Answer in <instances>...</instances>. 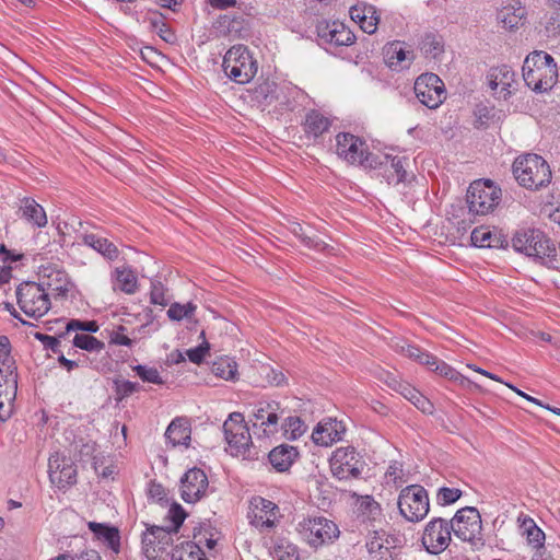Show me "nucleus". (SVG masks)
Wrapping results in <instances>:
<instances>
[{
    "instance_id": "1",
    "label": "nucleus",
    "mask_w": 560,
    "mask_h": 560,
    "mask_svg": "<svg viewBox=\"0 0 560 560\" xmlns=\"http://www.w3.org/2000/svg\"><path fill=\"white\" fill-rule=\"evenodd\" d=\"M523 78L533 91L547 92L557 83L558 69L551 55L535 50L524 60Z\"/></svg>"
},
{
    "instance_id": "2",
    "label": "nucleus",
    "mask_w": 560,
    "mask_h": 560,
    "mask_svg": "<svg viewBox=\"0 0 560 560\" xmlns=\"http://www.w3.org/2000/svg\"><path fill=\"white\" fill-rule=\"evenodd\" d=\"M513 174L520 185L538 189L551 180V171L548 163L537 154H524L513 163Z\"/></svg>"
},
{
    "instance_id": "3",
    "label": "nucleus",
    "mask_w": 560,
    "mask_h": 560,
    "mask_svg": "<svg viewBox=\"0 0 560 560\" xmlns=\"http://www.w3.org/2000/svg\"><path fill=\"white\" fill-rule=\"evenodd\" d=\"M452 533L464 542H468L472 551L485 546L481 516L476 508L466 506L458 510L451 520Z\"/></svg>"
},
{
    "instance_id": "4",
    "label": "nucleus",
    "mask_w": 560,
    "mask_h": 560,
    "mask_svg": "<svg viewBox=\"0 0 560 560\" xmlns=\"http://www.w3.org/2000/svg\"><path fill=\"white\" fill-rule=\"evenodd\" d=\"M223 71L234 82L248 83L257 72V62L244 45L232 46L224 55Z\"/></svg>"
},
{
    "instance_id": "5",
    "label": "nucleus",
    "mask_w": 560,
    "mask_h": 560,
    "mask_svg": "<svg viewBox=\"0 0 560 560\" xmlns=\"http://www.w3.org/2000/svg\"><path fill=\"white\" fill-rule=\"evenodd\" d=\"M501 200V190L491 180H476L470 184L466 202L469 213L486 215L494 210Z\"/></svg>"
},
{
    "instance_id": "6",
    "label": "nucleus",
    "mask_w": 560,
    "mask_h": 560,
    "mask_svg": "<svg viewBox=\"0 0 560 560\" xmlns=\"http://www.w3.org/2000/svg\"><path fill=\"white\" fill-rule=\"evenodd\" d=\"M400 514L409 522H419L429 513L430 503L427 490L420 485L404 488L398 497Z\"/></svg>"
},
{
    "instance_id": "7",
    "label": "nucleus",
    "mask_w": 560,
    "mask_h": 560,
    "mask_svg": "<svg viewBox=\"0 0 560 560\" xmlns=\"http://www.w3.org/2000/svg\"><path fill=\"white\" fill-rule=\"evenodd\" d=\"M298 530L301 537L313 548L332 542L340 533L332 521L323 516L303 520L299 523Z\"/></svg>"
},
{
    "instance_id": "8",
    "label": "nucleus",
    "mask_w": 560,
    "mask_h": 560,
    "mask_svg": "<svg viewBox=\"0 0 560 560\" xmlns=\"http://www.w3.org/2000/svg\"><path fill=\"white\" fill-rule=\"evenodd\" d=\"M223 431L225 440L231 448L235 451V455H241L245 458L252 457L250 446L252 436L249 429L241 412H232L228 420L223 423Z\"/></svg>"
},
{
    "instance_id": "9",
    "label": "nucleus",
    "mask_w": 560,
    "mask_h": 560,
    "mask_svg": "<svg viewBox=\"0 0 560 560\" xmlns=\"http://www.w3.org/2000/svg\"><path fill=\"white\" fill-rule=\"evenodd\" d=\"M16 299L25 315H46L50 307L46 289L35 282L22 283L16 290Z\"/></svg>"
},
{
    "instance_id": "10",
    "label": "nucleus",
    "mask_w": 560,
    "mask_h": 560,
    "mask_svg": "<svg viewBox=\"0 0 560 560\" xmlns=\"http://www.w3.org/2000/svg\"><path fill=\"white\" fill-rule=\"evenodd\" d=\"M142 552L149 560H166L167 547L173 542L168 529L156 525H147L142 534Z\"/></svg>"
},
{
    "instance_id": "11",
    "label": "nucleus",
    "mask_w": 560,
    "mask_h": 560,
    "mask_svg": "<svg viewBox=\"0 0 560 560\" xmlns=\"http://www.w3.org/2000/svg\"><path fill=\"white\" fill-rule=\"evenodd\" d=\"M450 527L451 521L442 517H435L425 525L421 541L428 552L440 555L448 547L452 539Z\"/></svg>"
},
{
    "instance_id": "12",
    "label": "nucleus",
    "mask_w": 560,
    "mask_h": 560,
    "mask_svg": "<svg viewBox=\"0 0 560 560\" xmlns=\"http://www.w3.org/2000/svg\"><path fill=\"white\" fill-rule=\"evenodd\" d=\"M331 471L338 479L358 478L364 463L352 446L339 447L330 460Z\"/></svg>"
},
{
    "instance_id": "13",
    "label": "nucleus",
    "mask_w": 560,
    "mask_h": 560,
    "mask_svg": "<svg viewBox=\"0 0 560 560\" xmlns=\"http://www.w3.org/2000/svg\"><path fill=\"white\" fill-rule=\"evenodd\" d=\"M413 89L419 102L429 108L439 107L445 98L444 83L434 73L418 77Z\"/></svg>"
},
{
    "instance_id": "14",
    "label": "nucleus",
    "mask_w": 560,
    "mask_h": 560,
    "mask_svg": "<svg viewBox=\"0 0 560 560\" xmlns=\"http://www.w3.org/2000/svg\"><path fill=\"white\" fill-rule=\"evenodd\" d=\"M150 303L153 306H161L160 311L168 306L166 315H189L199 311L198 305L192 301L185 304L172 302L167 289L159 280L151 282Z\"/></svg>"
},
{
    "instance_id": "15",
    "label": "nucleus",
    "mask_w": 560,
    "mask_h": 560,
    "mask_svg": "<svg viewBox=\"0 0 560 560\" xmlns=\"http://www.w3.org/2000/svg\"><path fill=\"white\" fill-rule=\"evenodd\" d=\"M208 487L209 481L206 472L194 467L186 471L180 479L182 499L186 503H195L206 495Z\"/></svg>"
},
{
    "instance_id": "16",
    "label": "nucleus",
    "mask_w": 560,
    "mask_h": 560,
    "mask_svg": "<svg viewBox=\"0 0 560 560\" xmlns=\"http://www.w3.org/2000/svg\"><path fill=\"white\" fill-rule=\"evenodd\" d=\"M338 156L350 164H362L368 159L366 144L351 133H339L336 137Z\"/></svg>"
},
{
    "instance_id": "17",
    "label": "nucleus",
    "mask_w": 560,
    "mask_h": 560,
    "mask_svg": "<svg viewBox=\"0 0 560 560\" xmlns=\"http://www.w3.org/2000/svg\"><path fill=\"white\" fill-rule=\"evenodd\" d=\"M48 475L51 483L59 489L69 487L77 481V469L71 460L59 454L51 455L48 462Z\"/></svg>"
},
{
    "instance_id": "18",
    "label": "nucleus",
    "mask_w": 560,
    "mask_h": 560,
    "mask_svg": "<svg viewBox=\"0 0 560 560\" xmlns=\"http://www.w3.org/2000/svg\"><path fill=\"white\" fill-rule=\"evenodd\" d=\"M279 411L281 413L283 410L280 408V404L278 401H260L256 405L253 417L255 421L253 422V427L262 428V432L265 435L275 434L278 432V422H279Z\"/></svg>"
},
{
    "instance_id": "19",
    "label": "nucleus",
    "mask_w": 560,
    "mask_h": 560,
    "mask_svg": "<svg viewBox=\"0 0 560 560\" xmlns=\"http://www.w3.org/2000/svg\"><path fill=\"white\" fill-rule=\"evenodd\" d=\"M18 390V371L0 373V421L5 422L14 410Z\"/></svg>"
},
{
    "instance_id": "20",
    "label": "nucleus",
    "mask_w": 560,
    "mask_h": 560,
    "mask_svg": "<svg viewBox=\"0 0 560 560\" xmlns=\"http://www.w3.org/2000/svg\"><path fill=\"white\" fill-rule=\"evenodd\" d=\"M39 277L40 282L38 284L46 289V293H48L49 296L63 299L70 291L71 283L67 273L61 270L52 267H44L40 270Z\"/></svg>"
},
{
    "instance_id": "21",
    "label": "nucleus",
    "mask_w": 560,
    "mask_h": 560,
    "mask_svg": "<svg viewBox=\"0 0 560 560\" xmlns=\"http://www.w3.org/2000/svg\"><path fill=\"white\" fill-rule=\"evenodd\" d=\"M252 512L249 514L250 523L256 527L275 526L278 506L264 498H255L252 501Z\"/></svg>"
},
{
    "instance_id": "22",
    "label": "nucleus",
    "mask_w": 560,
    "mask_h": 560,
    "mask_svg": "<svg viewBox=\"0 0 560 560\" xmlns=\"http://www.w3.org/2000/svg\"><path fill=\"white\" fill-rule=\"evenodd\" d=\"M343 433L345 428L341 422H338L336 419H328L316 425L312 433V440L316 445L329 446L340 441Z\"/></svg>"
},
{
    "instance_id": "23",
    "label": "nucleus",
    "mask_w": 560,
    "mask_h": 560,
    "mask_svg": "<svg viewBox=\"0 0 560 560\" xmlns=\"http://www.w3.org/2000/svg\"><path fill=\"white\" fill-rule=\"evenodd\" d=\"M533 247L536 249L529 253V257L538 259L548 268L558 269L560 267L559 252L555 243H552L542 232L541 237H536Z\"/></svg>"
},
{
    "instance_id": "24",
    "label": "nucleus",
    "mask_w": 560,
    "mask_h": 560,
    "mask_svg": "<svg viewBox=\"0 0 560 560\" xmlns=\"http://www.w3.org/2000/svg\"><path fill=\"white\" fill-rule=\"evenodd\" d=\"M350 18L353 22L360 24L363 32L373 34L376 31L378 16L376 9L365 2L358 3L350 8Z\"/></svg>"
},
{
    "instance_id": "25",
    "label": "nucleus",
    "mask_w": 560,
    "mask_h": 560,
    "mask_svg": "<svg viewBox=\"0 0 560 560\" xmlns=\"http://www.w3.org/2000/svg\"><path fill=\"white\" fill-rule=\"evenodd\" d=\"M298 457V448L288 444L276 446L268 454L269 463L278 472L288 471Z\"/></svg>"
},
{
    "instance_id": "26",
    "label": "nucleus",
    "mask_w": 560,
    "mask_h": 560,
    "mask_svg": "<svg viewBox=\"0 0 560 560\" xmlns=\"http://www.w3.org/2000/svg\"><path fill=\"white\" fill-rule=\"evenodd\" d=\"M389 386L395 390L399 392L406 399H408L416 408L421 410L423 413L432 415L434 412V405L424 397L416 388L408 384H401L397 380L393 378Z\"/></svg>"
},
{
    "instance_id": "27",
    "label": "nucleus",
    "mask_w": 560,
    "mask_h": 560,
    "mask_svg": "<svg viewBox=\"0 0 560 560\" xmlns=\"http://www.w3.org/2000/svg\"><path fill=\"white\" fill-rule=\"evenodd\" d=\"M138 277L128 266L115 268L113 272V289L119 290L126 294H135L138 291Z\"/></svg>"
},
{
    "instance_id": "28",
    "label": "nucleus",
    "mask_w": 560,
    "mask_h": 560,
    "mask_svg": "<svg viewBox=\"0 0 560 560\" xmlns=\"http://www.w3.org/2000/svg\"><path fill=\"white\" fill-rule=\"evenodd\" d=\"M88 526L95 537L103 540L115 555L119 553L120 535L117 527L96 522H89Z\"/></svg>"
},
{
    "instance_id": "29",
    "label": "nucleus",
    "mask_w": 560,
    "mask_h": 560,
    "mask_svg": "<svg viewBox=\"0 0 560 560\" xmlns=\"http://www.w3.org/2000/svg\"><path fill=\"white\" fill-rule=\"evenodd\" d=\"M319 35L327 42L337 46H349L354 42V35L342 23L327 24L319 31Z\"/></svg>"
},
{
    "instance_id": "30",
    "label": "nucleus",
    "mask_w": 560,
    "mask_h": 560,
    "mask_svg": "<svg viewBox=\"0 0 560 560\" xmlns=\"http://www.w3.org/2000/svg\"><path fill=\"white\" fill-rule=\"evenodd\" d=\"M190 423L187 418L178 417L175 418L166 429L165 436L172 443L176 445H188L190 441Z\"/></svg>"
},
{
    "instance_id": "31",
    "label": "nucleus",
    "mask_w": 560,
    "mask_h": 560,
    "mask_svg": "<svg viewBox=\"0 0 560 560\" xmlns=\"http://www.w3.org/2000/svg\"><path fill=\"white\" fill-rule=\"evenodd\" d=\"M489 80L491 90H499L500 93H503V97H506L510 93L509 89L514 82V72L509 66L503 65L491 69Z\"/></svg>"
},
{
    "instance_id": "32",
    "label": "nucleus",
    "mask_w": 560,
    "mask_h": 560,
    "mask_svg": "<svg viewBox=\"0 0 560 560\" xmlns=\"http://www.w3.org/2000/svg\"><path fill=\"white\" fill-rule=\"evenodd\" d=\"M385 63L392 68L397 69L402 61L412 60V51L406 50L404 43L395 40L388 43L383 49Z\"/></svg>"
},
{
    "instance_id": "33",
    "label": "nucleus",
    "mask_w": 560,
    "mask_h": 560,
    "mask_svg": "<svg viewBox=\"0 0 560 560\" xmlns=\"http://www.w3.org/2000/svg\"><path fill=\"white\" fill-rule=\"evenodd\" d=\"M536 237H541V232L538 230H521L517 231L513 238L512 245L515 250L520 253H524L525 255H529V253L535 252L536 249L533 247V243L537 242Z\"/></svg>"
},
{
    "instance_id": "34",
    "label": "nucleus",
    "mask_w": 560,
    "mask_h": 560,
    "mask_svg": "<svg viewBox=\"0 0 560 560\" xmlns=\"http://www.w3.org/2000/svg\"><path fill=\"white\" fill-rule=\"evenodd\" d=\"M521 529L522 534L526 536L527 544L532 546L534 549H540L544 547L545 542V533L536 525L533 518L524 517L521 520Z\"/></svg>"
},
{
    "instance_id": "35",
    "label": "nucleus",
    "mask_w": 560,
    "mask_h": 560,
    "mask_svg": "<svg viewBox=\"0 0 560 560\" xmlns=\"http://www.w3.org/2000/svg\"><path fill=\"white\" fill-rule=\"evenodd\" d=\"M329 126V119L316 110H312L305 117L304 129L308 136L319 137L328 130Z\"/></svg>"
},
{
    "instance_id": "36",
    "label": "nucleus",
    "mask_w": 560,
    "mask_h": 560,
    "mask_svg": "<svg viewBox=\"0 0 560 560\" xmlns=\"http://www.w3.org/2000/svg\"><path fill=\"white\" fill-rule=\"evenodd\" d=\"M83 241L86 245L93 247L95 250L110 260L118 257L117 247L106 238L98 237L94 234H86L84 235Z\"/></svg>"
},
{
    "instance_id": "37",
    "label": "nucleus",
    "mask_w": 560,
    "mask_h": 560,
    "mask_svg": "<svg viewBox=\"0 0 560 560\" xmlns=\"http://www.w3.org/2000/svg\"><path fill=\"white\" fill-rule=\"evenodd\" d=\"M397 347L402 354L419 362L420 364L429 366V369H431L434 363H436V357L422 351L416 346L404 342V345H397Z\"/></svg>"
},
{
    "instance_id": "38",
    "label": "nucleus",
    "mask_w": 560,
    "mask_h": 560,
    "mask_svg": "<svg viewBox=\"0 0 560 560\" xmlns=\"http://www.w3.org/2000/svg\"><path fill=\"white\" fill-rule=\"evenodd\" d=\"M23 215L39 228L47 224V217L42 206L34 200L26 199L22 208Z\"/></svg>"
},
{
    "instance_id": "39",
    "label": "nucleus",
    "mask_w": 560,
    "mask_h": 560,
    "mask_svg": "<svg viewBox=\"0 0 560 560\" xmlns=\"http://www.w3.org/2000/svg\"><path fill=\"white\" fill-rule=\"evenodd\" d=\"M18 371L15 360L11 355V343L7 336H0V373Z\"/></svg>"
},
{
    "instance_id": "40",
    "label": "nucleus",
    "mask_w": 560,
    "mask_h": 560,
    "mask_svg": "<svg viewBox=\"0 0 560 560\" xmlns=\"http://www.w3.org/2000/svg\"><path fill=\"white\" fill-rule=\"evenodd\" d=\"M393 537L387 535L384 530L381 532H374L371 539L366 542V548L370 553H381V557L383 558L384 552L383 549L387 552L392 547Z\"/></svg>"
},
{
    "instance_id": "41",
    "label": "nucleus",
    "mask_w": 560,
    "mask_h": 560,
    "mask_svg": "<svg viewBox=\"0 0 560 560\" xmlns=\"http://www.w3.org/2000/svg\"><path fill=\"white\" fill-rule=\"evenodd\" d=\"M420 49L427 58L438 59L444 51L440 37L427 34L421 42Z\"/></svg>"
},
{
    "instance_id": "42",
    "label": "nucleus",
    "mask_w": 560,
    "mask_h": 560,
    "mask_svg": "<svg viewBox=\"0 0 560 560\" xmlns=\"http://www.w3.org/2000/svg\"><path fill=\"white\" fill-rule=\"evenodd\" d=\"M471 244L476 247L488 248L497 246L493 244V241L499 243V238L497 235H493L492 232L485 226L476 228L470 235Z\"/></svg>"
},
{
    "instance_id": "43",
    "label": "nucleus",
    "mask_w": 560,
    "mask_h": 560,
    "mask_svg": "<svg viewBox=\"0 0 560 560\" xmlns=\"http://www.w3.org/2000/svg\"><path fill=\"white\" fill-rule=\"evenodd\" d=\"M21 255H11L4 245L0 246V285L11 279L12 262L19 260Z\"/></svg>"
},
{
    "instance_id": "44",
    "label": "nucleus",
    "mask_w": 560,
    "mask_h": 560,
    "mask_svg": "<svg viewBox=\"0 0 560 560\" xmlns=\"http://www.w3.org/2000/svg\"><path fill=\"white\" fill-rule=\"evenodd\" d=\"M282 429L284 436L294 441L305 433L307 427L301 418L288 417L282 424Z\"/></svg>"
},
{
    "instance_id": "45",
    "label": "nucleus",
    "mask_w": 560,
    "mask_h": 560,
    "mask_svg": "<svg viewBox=\"0 0 560 560\" xmlns=\"http://www.w3.org/2000/svg\"><path fill=\"white\" fill-rule=\"evenodd\" d=\"M72 342L74 347L90 352H100L105 347L103 341L84 334H77Z\"/></svg>"
},
{
    "instance_id": "46",
    "label": "nucleus",
    "mask_w": 560,
    "mask_h": 560,
    "mask_svg": "<svg viewBox=\"0 0 560 560\" xmlns=\"http://www.w3.org/2000/svg\"><path fill=\"white\" fill-rule=\"evenodd\" d=\"M253 101H255L259 106L269 104L270 101L275 97V84L272 82L265 81L253 90Z\"/></svg>"
},
{
    "instance_id": "47",
    "label": "nucleus",
    "mask_w": 560,
    "mask_h": 560,
    "mask_svg": "<svg viewBox=\"0 0 560 560\" xmlns=\"http://www.w3.org/2000/svg\"><path fill=\"white\" fill-rule=\"evenodd\" d=\"M405 158L395 156L390 160V170L387 175L388 183L395 180L396 184H399L406 180L407 172L405 170Z\"/></svg>"
},
{
    "instance_id": "48",
    "label": "nucleus",
    "mask_w": 560,
    "mask_h": 560,
    "mask_svg": "<svg viewBox=\"0 0 560 560\" xmlns=\"http://www.w3.org/2000/svg\"><path fill=\"white\" fill-rule=\"evenodd\" d=\"M359 510L362 514L366 515L369 520H376L382 513L381 505L371 495L361 498L359 501Z\"/></svg>"
},
{
    "instance_id": "49",
    "label": "nucleus",
    "mask_w": 560,
    "mask_h": 560,
    "mask_svg": "<svg viewBox=\"0 0 560 560\" xmlns=\"http://www.w3.org/2000/svg\"><path fill=\"white\" fill-rule=\"evenodd\" d=\"M186 516H187V514H186L185 510L182 508V505L174 502L171 505L170 511H168V518L172 521L173 525L170 527H165V528L168 529L171 532V534L178 533V529L182 526V524L184 523Z\"/></svg>"
},
{
    "instance_id": "50",
    "label": "nucleus",
    "mask_w": 560,
    "mask_h": 560,
    "mask_svg": "<svg viewBox=\"0 0 560 560\" xmlns=\"http://www.w3.org/2000/svg\"><path fill=\"white\" fill-rule=\"evenodd\" d=\"M133 371L143 381L153 384H163V380L160 376V373L154 368H147L145 365H136Z\"/></svg>"
},
{
    "instance_id": "51",
    "label": "nucleus",
    "mask_w": 560,
    "mask_h": 560,
    "mask_svg": "<svg viewBox=\"0 0 560 560\" xmlns=\"http://www.w3.org/2000/svg\"><path fill=\"white\" fill-rule=\"evenodd\" d=\"M84 330L90 332H96L98 330V325L96 322H80V320H70L66 324V332H62L58 336V338H62L70 330Z\"/></svg>"
},
{
    "instance_id": "52",
    "label": "nucleus",
    "mask_w": 560,
    "mask_h": 560,
    "mask_svg": "<svg viewBox=\"0 0 560 560\" xmlns=\"http://www.w3.org/2000/svg\"><path fill=\"white\" fill-rule=\"evenodd\" d=\"M462 495V491L455 488L443 487L438 491V502L441 505H447L456 502Z\"/></svg>"
},
{
    "instance_id": "53",
    "label": "nucleus",
    "mask_w": 560,
    "mask_h": 560,
    "mask_svg": "<svg viewBox=\"0 0 560 560\" xmlns=\"http://www.w3.org/2000/svg\"><path fill=\"white\" fill-rule=\"evenodd\" d=\"M291 232L295 236L300 237L302 240V242L308 247H319V246L324 245V242L316 240L314 236L306 234L300 223H293V225L291 228Z\"/></svg>"
},
{
    "instance_id": "54",
    "label": "nucleus",
    "mask_w": 560,
    "mask_h": 560,
    "mask_svg": "<svg viewBox=\"0 0 560 560\" xmlns=\"http://www.w3.org/2000/svg\"><path fill=\"white\" fill-rule=\"evenodd\" d=\"M275 556L278 560H299L296 547L292 545H279L275 548Z\"/></svg>"
},
{
    "instance_id": "55",
    "label": "nucleus",
    "mask_w": 560,
    "mask_h": 560,
    "mask_svg": "<svg viewBox=\"0 0 560 560\" xmlns=\"http://www.w3.org/2000/svg\"><path fill=\"white\" fill-rule=\"evenodd\" d=\"M215 374L226 381L234 380L237 373L235 362H226L214 365Z\"/></svg>"
},
{
    "instance_id": "56",
    "label": "nucleus",
    "mask_w": 560,
    "mask_h": 560,
    "mask_svg": "<svg viewBox=\"0 0 560 560\" xmlns=\"http://www.w3.org/2000/svg\"><path fill=\"white\" fill-rule=\"evenodd\" d=\"M209 343L203 342L196 348L188 349L186 354L192 363L200 364L203 361L206 353L209 351Z\"/></svg>"
},
{
    "instance_id": "57",
    "label": "nucleus",
    "mask_w": 560,
    "mask_h": 560,
    "mask_svg": "<svg viewBox=\"0 0 560 560\" xmlns=\"http://www.w3.org/2000/svg\"><path fill=\"white\" fill-rule=\"evenodd\" d=\"M430 370L436 372L438 374H440L448 380H453V377H458L457 371L455 369H453L451 365H448L444 361H440L438 358H436V363H434V365Z\"/></svg>"
},
{
    "instance_id": "58",
    "label": "nucleus",
    "mask_w": 560,
    "mask_h": 560,
    "mask_svg": "<svg viewBox=\"0 0 560 560\" xmlns=\"http://www.w3.org/2000/svg\"><path fill=\"white\" fill-rule=\"evenodd\" d=\"M34 337L43 342L46 349H50L54 353L59 352V339L42 332H35Z\"/></svg>"
},
{
    "instance_id": "59",
    "label": "nucleus",
    "mask_w": 560,
    "mask_h": 560,
    "mask_svg": "<svg viewBox=\"0 0 560 560\" xmlns=\"http://www.w3.org/2000/svg\"><path fill=\"white\" fill-rule=\"evenodd\" d=\"M138 389V384L130 382V381H124L121 383H117V394L119 395V399H122L124 397H127Z\"/></svg>"
},
{
    "instance_id": "60",
    "label": "nucleus",
    "mask_w": 560,
    "mask_h": 560,
    "mask_svg": "<svg viewBox=\"0 0 560 560\" xmlns=\"http://www.w3.org/2000/svg\"><path fill=\"white\" fill-rule=\"evenodd\" d=\"M124 330L125 327L119 326L117 331H113L110 335V343L130 347L132 345V340L122 334Z\"/></svg>"
},
{
    "instance_id": "61",
    "label": "nucleus",
    "mask_w": 560,
    "mask_h": 560,
    "mask_svg": "<svg viewBox=\"0 0 560 560\" xmlns=\"http://www.w3.org/2000/svg\"><path fill=\"white\" fill-rule=\"evenodd\" d=\"M153 26L156 28L158 31V34L160 35V37L167 42V43H173L175 40V35L174 33L167 27V25L163 22L161 23H156V22H152Z\"/></svg>"
},
{
    "instance_id": "62",
    "label": "nucleus",
    "mask_w": 560,
    "mask_h": 560,
    "mask_svg": "<svg viewBox=\"0 0 560 560\" xmlns=\"http://www.w3.org/2000/svg\"><path fill=\"white\" fill-rule=\"evenodd\" d=\"M149 495L161 502L166 498V492L161 483L151 482L149 487Z\"/></svg>"
},
{
    "instance_id": "63",
    "label": "nucleus",
    "mask_w": 560,
    "mask_h": 560,
    "mask_svg": "<svg viewBox=\"0 0 560 560\" xmlns=\"http://www.w3.org/2000/svg\"><path fill=\"white\" fill-rule=\"evenodd\" d=\"M266 370V377L271 385L279 386L281 385L285 377L284 374L280 371H275L272 369H265Z\"/></svg>"
},
{
    "instance_id": "64",
    "label": "nucleus",
    "mask_w": 560,
    "mask_h": 560,
    "mask_svg": "<svg viewBox=\"0 0 560 560\" xmlns=\"http://www.w3.org/2000/svg\"><path fill=\"white\" fill-rule=\"evenodd\" d=\"M523 16H524V10L517 9L516 12H514L513 16H508V14H506L503 16L502 21L510 28H514V27H517V24L522 20Z\"/></svg>"
}]
</instances>
